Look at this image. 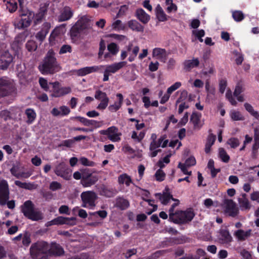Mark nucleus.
Masks as SVG:
<instances>
[{"label":"nucleus","mask_w":259,"mask_h":259,"mask_svg":"<svg viewBox=\"0 0 259 259\" xmlns=\"http://www.w3.org/2000/svg\"><path fill=\"white\" fill-rule=\"evenodd\" d=\"M38 68L43 74H53L60 70L61 67L57 61L55 53L52 50L47 52Z\"/></svg>","instance_id":"f257e3e1"},{"label":"nucleus","mask_w":259,"mask_h":259,"mask_svg":"<svg viewBox=\"0 0 259 259\" xmlns=\"http://www.w3.org/2000/svg\"><path fill=\"white\" fill-rule=\"evenodd\" d=\"M49 243L43 240L33 243L30 248V254L33 259H47Z\"/></svg>","instance_id":"f03ea898"},{"label":"nucleus","mask_w":259,"mask_h":259,"mask_svg":"<svg viewBox=\"0 0 259 259\" xmlns=\"http://www.w3.org/2000/svg\"><path fill=\"white\" fill-rule=\"evenodd\" d=\"M24 215L33 221H38L44 218L43 213L38 209H35L32 202L26 201L21 207Z\"/></svg>","instance_id":"7ed1b4c3"},{"label":"nucleus","mask_w":259,"mask_h":259,"mask_svg":"<svg viewBox=\"0 0 259 259\" xmlns=\"http://www.w3.org/2000/svg\"><path fill=\"white\" fill-rule=\"evenodd\" d=\"M195 214L191 210L177 211L174 214H170L169 219L176 224H184L191 221Z\"/></svg>","instance_id":"20e7f679"},{"label":"nucleus","mask_w":259,"mask_h":259,"mask_svg":"<svg viewBox=\"0 0 259 259\" xmlns=\"http://www.w3.org/2000/svg\"><path fill=\"white\" fill-rule=\"evenodd\" d=\"M82 202L81 206L83 207L92 209L95 205V201L97 198V194L93 191H88L82 192L80 195Z\"/></svg>","instance_id":"39448f33"},{"label":"nucleus","mask_w":259,"mask_h":259,"mask_svg":"<svg viewBox=\"0 0 259 259\" xmlns=\"http://www.w3.org/2000/svg\"><path fill=\"white\" fill-rule=\"evenodd\" d=\"M99 133L107 136L108 139L113 142H118L121 140L120 137L122 134L115 126H110L106 130H101Z\"/></svg>","instance_id":"423d86ee"},{"label":"nucleus","mask_w":259,"mask_h":259,"mask_svg":"<svg viewBox=\"0 0 259 259\" xmlns=\"http://www.w3.org/2000/svg\"><path fill=\"white\" fill-rule=\"evenodd\" d=\"M19 5V16L21 17H27L26 18H22L21 19V27L24 28L27 27L30 25L34 14L32 12L29 11L27 9V8L24 7L22 4H21Z\"/></svg>","instance_id":"0eeeda50"},{"label":"nucleus","mask_w":259,"mask_h":259,"mask_svg":"<svg viewBox=\"0 0 259 259\" xmlns=\"http://www.w3.org/2000/svg\"><path fill=\"white\" fill-rule=\"evenodd\" d=\"M223 207L225 213L230 217H236L239 213L238 207L235 202L231 199H225L223 203Z\"/></svg>","instance_id":"6e6552de"},{"label":"nucleus","mask_w":259,"mask_h":259,"mask_svg":"<svg viewBox=\"0 0 259 259\" xmlns=\"http://www.w3.org/2000/svg\"><path fill=\"white\" fill-rule=\"evenodd\" d=\"M14 90L13 82L6 77L0 78V97L9 95Z\"/></svg>","instance_id":"1a4fd4ad"},{"label":"nucleus","mask_w":259,"mask_h":259,"mask_svg":"<svg viewBox=\"0 0 259 259\" xmlns=\"http://www.w3.org/2000/svg\"><path fill=\"white\" fill-rule=\"evenodd\" d=\"M10 191L8 182L5 180L0 181V204L5 205L9 199Z\"/></svg>","instance_id":"9d476101"},{"label":"nucleus","mask_w":259,"mask_h":259,"mask_svg":"<svg viewBox=\"0 0 259 259\" xmlns=\"http://www.w3.org/2000/svg\"><path fill=\"white\" fill-rule=\"evenodd\" d=\"M50 84L52 85L53 93L52 96L54 97H59L67 94H69L71 92L70 87H60L59 82L58 81L55 82H50Z\"/></svg>","instance_id":"9b49d317"},{"label":"nucleus","mask_w":259,"mask_h":259,"mask_svg":"<svg viewBox=\"0 0 259 259\" xmlns=\"http://www.w3.org/2000/svg\"><path fill=\"white\" fill-rule=\"evenodd\" d=\"M55 173L65 180H69L71 177L69 168L64 162L59 163L56 165L55 169Z\"/></svg>","instance_id":"f8f14e48"},{"label":"nucleus","mask_w":259,"mask_h":259,"mask_svg":"<svg viewBox=\"0 0 259 259\" xmlns=\"http://www.w3.org/2000/svg\"><path fill=\"white\" fill-rule=\"evenodd\" d=\"M187 96L188 92L184 90L181 92L180 96L176 101V105L177 106L179 104L178 109L179 114H181L184 110L188 109L190 106L189 103L185 101V100L187 98Z\"/></svg>","instance_id":"ddd939ff"},{"label":"nucleus","mask_w":259,"mask_h":259,"mask_svg":"<svg viewBox=\"0 0 259 259\" xmlns=\"http://www.w3.org/2000/svg\"><path fill=\"white\" fill-rule=\"evenodd\" d=\"M168 54L164 49L155 48L152 51V57L160 61L165 63L167 59Z\"/></svg>","instance_id":"4468645a"},{"label":"nucleus","mask_w":259,"mask_h":259,"mask_svg":"<svg viewBox=\"0 0 259 259\" xmlns=\"http://www.w3.org/2000/svg\"><path fill=\"white\" fill-rule=\"evenodd\" d=\"M102 67H103V66L85 67L77 70H75L73 71V72L76 75L78 76H83L91 73L98 71L101 68H102Z\"/></svg>","instance_id":"2eb2a0df"},{"label":"nucleus","mask_w":259,"mask_h":259,"mask_svg":"<svg viewBox=\"0 0 259 259\" xmlns=\"http://www.w3.org/2000/svg\"><path fill=\"white\" fill-rule=\"evenodd\" d=\"M20 167V163L19 162L16 161L15 163H13L12 164V167L10 169V172L11 174L17 179H19L20 178H27L30 177L31 175L30 173L20 172L19 171Z\"/></svg>","instance_id":"dca6fc26"},{"label":"nucleus","mask_w":259,"mask_h":259,"mask_svg":"<svg viewBox=\"0 0 259 259\" xmlns=\"http://www.w3.org/2000/svg\"><path fill=\"white\" fill-rule=\"evenodd\" d=\"M126 65V62L122 61L118 63H115L111 65L105 66V70L106 72L108 73L110 75L112 73H115L117 72L119 69L123 67ZM103 66L102 67H103Z\"/></svg>","instance_id":"f3484780"},{"label":"nucleus","mask_w":259,"mask_h":259,"mask_svg":"<svg viewBox=\"0 0 259 259\" xmlns=\"http://www.w3.org/2000/svg\"><path fill=\"white\" fill-rule=\"evenodd\" d=\"M12 61V56L8 52H5L0 58V69H7Z\"/></svg>","instance_id":"a211bd4d"},{"label":"nucleus","mask_w":259,"mask_h":259,"mask_svg":"<svg viewBox=\"0 0 259 259\" xmlns=\"http://www.w3.org/2000/svg\"><path fill=\"white\" fill-rule=\"evenodd\" d=\"M49 255L60 256L64 253L61 246L55 242L49 244Z\"/></svg>","instance_id":"6ab92c4d"},{"label":"nucleus","mask_w":259,"mask_h":259,"mask_svg":"<svg viewBox=\"0 0 259 259\" xmlns=\"http://www.w3.org/2000/svg\"><path fill=\"white\" fill-rule=\"evenodd\" d=\"M51 28V24L49 22H45L43 24L41 30L38 32L35 37L37 39L42 42L46 38Z\"/></svg>","instance_id":"aec40b11"},{"label":"nucleus","mask_w":259,"mask_h":259,"mask_svg":"<svg viewBox=\"0 0 259 259\" xmlns=\"http://www.w3.org/2000/svg\"><path fill=\"white\" fill-rule=\"evenodd\" d=\"M239 207L242 210H248L251 208V204L247 198V195L242 194L241 197L238 199Z\"/></svg>","instance_id":"412c9836"},{"label":"nucleus","mask_w":259,"mask_h":259,"mask_svg":"<svg viewBox=\"0 0 259 259\" xmlns=\"http://www.w3.org/2000/svg\"><path fill=\"white\" fill-rule=\"evenodd\" d=\"M201 114L193 112L190 117V122L193 124L195 129L199 130L202 126V123L201 122Z\"/></svg>","instance_id":"4be33fe9"},{"label":"nucleus","mask_w":259,"mask_h":259,"mask_svg":"<svg viewBox=\"0 0 259 259\" xmlns=\"http://www.w3.org/2000/svg\"><path fill=\"white\" fill-rule=\"evenodd\" d=\"M137 19L143 24H147L150 19V16L142 9H138L136 11Z\"/></svg>","instance_id":"5701e85b"},{"label":"nucleus","mask_w":259,"mask_h":259,"mask_svg":"<svg viewBox=\"0 0 259 259\" xmlns=\"http://www.w3.org/2000/svg\"><path fill=\"white\" fill-rule=\"evenodd\" d=\"M73 15V12L69 7H65L58 17L59 22L67 21Z\"/></svg>","instance_id":"b1692460"},{"label":"nucleus","mask_w":259,"mask_h":259,"mask_svg":"<svg viewBox=\"0 0 259 259\" xmlns=\"http://www.w3.org/2000/svg\"><path fill=\"white\" fill-rule=\"evenodd\" d=\"M200 64L198 58H193L192 60H185L184 62V68L187 70H190L193 68L197 67Z\"/></svg>","instance_id":"393cba45"},{"label":"nucleus","mask_w":259,"mask_h":259,"mask_svg":"<svg viewBox=\"0 0 259 259\" xmlns=\"http://www.w3.org/2000/svg\"><path fill=\"white\" fill-rule=\"evenodd\" d=\"M219 239L222 243H228L232 241V238L229 231L226 230H222L220 232Z\"/></svg>","instance_id":"a878e982"},{"label":"nucleus","mask_w":259,"mask_h":259,"mask_svg":"<svg viewBox=\"0 0 259 259\" xmlns=\"http://www.w3.org/2000/svg\"><path fill=\"white\" fill-rule=\"evenodd\" d=\"M155 12L156 18L159 21L164 22L167 20V16L160 5L156 6Z\"/></svg>","instance_id":"bb28decb"},{"label":"nucleus","mask_w":259,"mask_h":259,"mask_svg":"<svg viewBox=\"0 0 259 259\" xmlns=\"http://www.w3.org/2000/svg\"><path fill=\"white\" fill-rule=\"evenodd\" d=\"M155 196L157 197L161 203L164 205H166L170 199L173 198L172 196L169 193L165 192L161 193H156Z\"/></svg>","instance_id":"cd10ccee"},{"label":"nucleus","mask_w":259,"mask_h":259,"mask_svg":"<svg viewBox=\"0 0 259 259\" xmlns=\"http://www.w3.org/2000/svg\"><path fill=\"white\" fill-rule=\"evenodd\" d=\"M128 26L133 31L137 32H143L144 27L137 20H131L127 22Z\"/></svg>","instance_id":"c85d7f7f"},{"label":"nucleus","mask_w":259,"mask_h":259,"mask_svg":"<svg viewBox=\"0 0 259 259\" xmlns=\"http://www.w3.org/2000/svg\"><path fill=\"white\" fill-rule=\"evenodd\" d=\"M80 30L83 31L89 26V19L85 16L82 17L74 25Z\"/></svg>","instance_id":"c756f323"},{"label":"nucleus","mask_w":259,"mask_h":259,"mask_svg":"<svg viewBox=\"0 0 259 259\" xmlns=\"http://www.w3.org/2000/svg\"><path fill=\"white\" fill-rule=\"evenodd\" d=\"M251 232V230L246 231L243 230H238L235 233V235L239 240L243 241L250 236Z\"/></svg>","instance_id":"7c9ffc66"},{"label":"nucleus","mask_w":259,"mask_h":259,"mask_svg":"<svg viewBox=\"0 0 259 259\" xmlns=\"http://www.w3.org/2000/svg\"><path fill=\"white\" fill-rule=\"evenodd\" d=\"M130 205L128 201L123 198L118 197L116 198L115 206L121 210L127 209Z\"/></svg>","instance_id":"2f4dec72"},{"label":"nucleus","mask_w":259,"mask_h":259,"mask_svg":"<svg viewBox=\"0 0 259 259\" xmlns=\"http://www.w3.org/2000/svg\"><path fill=\"white\" fill-rule=\"evenodd\" d=\"M98 180V176L94 175L85 180H81V184L84 187H89L94 185Z\"/></svg>","instance_id":"473e14b6"},{"label":"nucleus","mask_w":259,"mask_h":259,"mask_svg":"<svg viewBox=\"0 0 259 259\" xmlns=\"http://www.w3.org/2000/svg\"><path fill=\"white\" fill-rule=\"evenodd\" d=\"M139 50L140 49L138 46H135L133 48H132V45L128 46L127 51L130 52V57L128 59L130 62H133L135 60Z\"/></svg>","instance_id":"72a5a7b5"},{"label":"nucleus","mask_w":259,"mask_h":259,"mask_svg":"<svg viewBox=\"0 0 259 259\" xmlns=\"http://www.w3.org/2000/svg\"><path fill=\"white\" fill-rule=\"evenodd\" d=\"M81 31L75 25L72 27L70 30V37L72 42H75L78 39Z\"/></svg>","instance_id":"f704fd0d"},{"label":"nucleus","mask_w":259,"mask_h":259,"mask_svg":"<svg viewBox=\"0 0 259 259\" xmlns=\"http://www.w3.org/2000/svg\"><path fill=\"white\" fill-rule=\"evenodd\" d=\"M56 221V225H61V224H70L73 225L74 223H70L71 221L74 222L75 219L74 218H65L63 217H58L55 219Z\"/></svg>","instance_id":"c9c22d12"},{"label":"nucleus","mask_w":259,"mask_h":259,"mask_svg":"<svg viewBox=\"0 0 259 259\" xmlns=\"http://www.w3.org/2000/svg\"><path fill=\"white\" fill-rule=\"evenodd\" d=\"M7 9L10 13L16 11L18 8L17 3L15 0H4Z\"/></svg>","instance_id":"e433bc0d"},{"label":"nucleus","mask_w":259,"mask_h":259,"mask_svg":"<svg viewBox=\"0 0 259 259\" xmlns=\"http://www.w3.org/2000/svg\"><path fill=\"white\" fill-rule=\"evenodd\" d=\"M111 28L115 31L123 30L125 28V25L120 20L114 19L111 24Z\"/></svg>","instance_id":"4c0bfd02"},{"label":"nucleus","mask_w":259,"mask_h":259,"mask_svg":"<svg viewBox=\"0 0 259 259\" xmlns=\"http://www.w3.org/2000/svg\"><path fill=\"white\" fill-rule=\"evenodd\" d=\"M25 113L27 118V123L28 124L32 123L36 116L34 110L31 108H28L26 109Z\"/></svg>","instance_id":"58836bf2"},{"label":"nucleus","mask_w":259,"mask_h":259,"mask_svg":"<svg viewBox=\"0 0 259 259\" xmlns=\"http://www.w3.org/2000/svg\"><path fill=\"white\" fill-rule=\"evenodd\" d=\"M15 184L16 186L23 189L31 190L35 189L36 186L31 183L21 182L19 181H15Z\"/></svg>","instance_id":"ea45409f"},{"label":"nucleus","mask_w":259,"mask_h":259,"mask_svg":"<svg viewBox=\"0 0 259 259\" xmlns=\"http://www.w3.org/2000/svg\"><path fill=\"white\" fill-rule=\"evenodd\" d=\"M166 11L168 13L176 12L178 10L177 5L173 3L172 0H165Z\"/></svg>","instance_id":"a19ab883"},{"label":"nucleus","mask_w":259,"mask_h":259,"mask_svg":"<svg viewBox=\"0 0 259 259\" xmlns=\"http://www.w3.org/2000/svg\"><path fill=\"white\" fill-rule=\"evenodd\" d=\"M118 181L119 184H125L126 186H129L132 183V180L130 176H128L126 174L120 175L118 177Z\"/></svg>","instance_id":"79ce46f5"},{"label":"nucleus","mask_w":259,"mask_h":259,"mask_svg":"<svg viewBox=\"0 0 259 259\" xmlns=\"http://www.w3.org/2000/svg\"><path fill=\"white\" fill-rule=\"evenodd\" d=\"M75 118L85 126L95 125L98 122L96 120H90L81 116H77Z\"/></svg>","instance_id":"37998d69"},{"label":"nucleus","mask_w":259,"mask_h":259,"mask_svg":"<svg viewBox=\"0 0 259 259\" xmlns=\"http://www.w3.org/2000/svg\"><path fill=\"white\" fill-rule=\"evenodd\" d=\"M230 117L233 120H243L244 119V116L239 111L233 110L230 112Z\"/></svg>","instance_id":"c03bdc74"},{"label":"nucleus","mask_w":259,"mask_h":259,"mask_svg":"<svg viewBox=\"0 0 259 259\" xmlns=\"http://www.w3.org/2000/svg\"><path fill=\"white\" fill-rule=\"evenodd\" d=\"M219 155L221 160L224 162H228L230 160L229 156L223 148H219Z\"/></svg>","instance_id":"a18cd8bd"},{"label":"nucleus","mask_w":259,"mask_h":259,"mask_svg":"<svg viewBox=\"0 0 259 259\" xmlns=\"http://www.w3.org/2000/svg\"><path fill=\"white\" fill-rule=\"evenodd\" d=\"M232 17L236 22H240L244 19V15L241 11H232Z\"/></svg>","instance_id":"49530a36"},{"label":"nucleus","mask_w":259,"mask_h":259,"mask_svg":"<svg viewBox=\"0 0 259 259\" xmlns=\"http://www.w3.org/2000/svg\"><path fill=\"white\" fill-rule=\"evenodd\" d=\"M25 47L29 52H33L36 50L37 46L34 40H30L26 42Z\"/></svg>","instance_id":"de8ad7c7"},{"label":"nucleus","mask_w":259,"mask_h":259,"mask_svg":"<svg viewBox=\"0 0 259 259\" xmlns=\"http://www.w3.org/2000/svg\"><path fill=\"white\" fill-rule=\"evenodd\" d=\"M72 51V47L69 45H62L59 50V54H64L67 53H71Z\"/></svg>","instance_id":"09e8293b"},{"label":"nucleus","mask_w":259,"mask_h":259,"mask_svg":"<svg viewBox=\"0 0 259 259\" xmlns=\"http://www.w3.org/2000/svg\"><path fill=\"white\" fill-rule=\"evenodd\" d=\"M107 49L112 55H116L119 51L117 45L114 42L109 44L107 46Z\"/></svg>","instance_id":"8fccbe9b"},{"label":"nucleus","mask_w":259,"mask_h":259,"mask_svg":"<svg viewBox=\"0 0 259 259\" xmlns=\"http://www.w3.org/2000/svg\"><path fill=\"white\" fill-rule=\"evenodd\" d=\"M95 98L96 99L100 101H102V100H105L106 99H109L105 93L103 92L100 90L97 91L96 92Z\"/></svg>","instance_id":"3c124183"},{"label":"nucleus","mask_w":259,"mask_h":259,"mask_svg":"<svg viewBox=\"0 0 259 259\" xmlns=\"http://www.w3.org/2000/svg\"><path fill=\"white\" fill-rule=\"evenodd\" d=\"M227 144L229 145L231 148H235L239 146L240 143L238 139L231 138L228 140Z\"/></svg>","instance_id":"603ef678"},{"label":"nucleus","mask_w":259,"mask_h":259,"mask_svg":"<svg viewBox=\"0 0 259 259\" xmlns=\"http://www.w3.org/2000/svg\"><path fill=\"white\" fill-rule=\"evenodd\" d=\"M62 188L61 184L56 181H53L50 184L49 188L51 190L55 191L61 189Z\"/></svg>","instance_id":"864d4df0"},{"label":"nucleus","mask_w":259,"mask_h":259,"mask_svg":"<svg viewBox=\"0 0 259 259\" xmlns=\"http://www.w3.org/2000/svg\"><path fill=\"white\" fill-rule=\"evenodd\" d=\"M156 180L158 181H162L164 180L165 174L161 169L157 170L155 174Z\"/></svg>","instance_id":"5fc2aeb1"},{"label":"nucleus","mask_w":259,"mask_h":259,"mask_svg":"<svg viewBox=\"0 0 259 259\" xmlns=\"http://www.w3.org/2000/svg\"><path fill=\"white\" fill-rule=\"evenodd\" d=\"M79 161L82 165L85 166H94L95 165V163L94 162L90 161L85 157H81L80 158Z\"/></svg>","instance_id":"6e6d98bb"},{"label":"nucleus","mask_w":259,"mask_h":259,"mask_svg":"<svg viewBox=\"0 0 259 259\" xmlns=\"http://www.w3.org/2000/svg\"><path fill=\"white\" fill-rule=\"evenodd\" d=\"M39 83L40 87L45 91H48L49 89L47 80L44 78L40 77L39 79Z\"/></svg>","instance_id":"4d7b16f0"},{"label":"nucleus","mask_w":259,"mask_h":259,"mask_svg":"<svg viewBox=\"0 0 259 259\" xmlns=\"http://www.w3.org/2000/svg\"><path fill=\"white\" fill-rule=\"evenodd\" d=\"M182 84L180 82H176L172 85H171L170 87H169L167 91L168 93L171 94L173 92L175 91L179 88H180Z\"/></svg>","instance_id":"13d9d810"},{"label":"nucleus","mask_w":259,"mask_h":259,"mask_svg":"<svg viewBox=\"0 0 259 259\" xmlns=\"http://www.w3.org/2000/svg\"><path fill=\"white\" fill-rule=\"evenodd\" d=\"M227 85L226 79H221L219 82V91L221 94H223L226 90Z\"/></svg>","instance_id":"bf43d9fd"},{"label":"nucleus","mask_w":259,"mask_h":259,"mask_svg":"<svg viewBox=\"0 0 259 259\" xmlns=\"http://www.w3.org/2000/svg\"><path fill=\"white\" fill-rule=\"evenodd\" d=\"M243 91L244 89L242 84L240 82H238L235 87L234 95L236 97H238Z\"/></svg>","instance_id":"052dcab7"},{"label":"nucleus","mask_w":259,"mask_h":259,"mask_svg":"<svg viewBox=\"0 0 259 259\" xmlns=\"http://www.w3.org/2000/svg\"><path fill=\"white\" fill-rule=\"evenodd\" d=\"M81 170L82 179L81 180H85L87 179L94 175L89 169L86 168L84 169H82Z\"/></svg>","instance_id":"680f3d73"},{"label":"nucleus","mask_w":259,"mask_h":259,"mask_svg":"<svg viewBox=\"0 0 259 259\" xmlns=\"http://www.w3.org/2000/svg\"><path fill=\"white\" fill-rule=\"evenodd\" d=\"M121 105L119 102H115L113 105H110L108 109L111 112H116L121 107Z\"/></svg>","instance_id":"e2e57ef3"},{"label":"nucleus","mask_w":259,"mask_h":259,"mask_svg":"<svg viewBox=\"0 0 259 259\" xmlns=\"http://www.w3.org/2000/svg\"><path fill=\"white\" fill-rule=\"evenodd\" d=\"M109 99H106L105 100H102L101 101L100 103L98 105L97 108L99 110H104L108 106L109 102Z\"/></svg>","instance_id":"0e129e2a"},{"label":"nucleus","mask_w":259,"mask_h":259,"mask_svg":"<svg viewBox=\"0 0 259 259\" xmlns=\"http://www.w3.org/2000/svg\"><path fill=\"white\" fill-rule=\"evenodd\" d=\"M215 139L216 137L215 135L212 134H209L207 138L206 144L212 146L215 141Z\"/></svg>","instance_id":"69168bd1"},{"label":"nucleus","mask_w":259,"mask_h":259,"mask_svg":"<svg viewBox=\"0 0 259 259\" xmlns=\"http://www.w3.org/2000/svg\"><path fill=\"white\" fill-rule=\"evenodd\" d=\"M184 164L188 167L193 166L196 164V160L194 157L191 156L186 160Z\"/></svg>","instance_id":"338daca9"},{"label":"nucleus","mask_w":259,"mask_h":259,"mask_svg":"<svg viewBox=\"0 0 259 259\" xmlns=\"http://www.w3.org/2000/svg\"><path fill=\"white\" fill-rule=\"evenodd\" d=\"M61 110V116L67 115L70 112V109L66 106H62L60 107Z\"/></svg>","instance_id":"774afa93"}]
</instances>
